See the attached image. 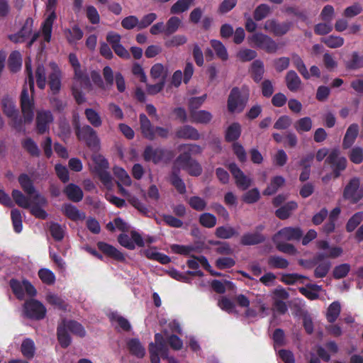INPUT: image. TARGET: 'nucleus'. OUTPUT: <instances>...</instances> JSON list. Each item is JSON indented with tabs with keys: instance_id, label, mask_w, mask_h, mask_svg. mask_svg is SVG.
Here are the masks:
<instances>
[{
	"instance_id": "nucleus-9",
	"label": "nucleus",
	"mask_w": 363,
	"mask_h": 363,
	"mask_svg": "<svg viewBox=\"0 0 363 363\" xmlns=\"http://www.w3.org/2000/svg\"><path fill=\"white\" fill-rule=\"evenodd\" d=\"M1 107L4 114L11 120V125L18 130H22L21 119L18 117V110L16 108L13 98L5 96L1 99Z\"/></svg>"
},
{
	"instance_id": "nucleus-62",
	"label": "nucleus",
	"mask_w": 363,
	"mask_h": 363,
	"mask_svg": "<svg viewBox=\"0 0 363 363\" xmlns=\"http://www.w3.org/2000/svg\"><path fill=\"white\" fill-rule=\"evenodd\" d=\"M260 199V193L257 188L248 190L242 195V201L245 203L252 204L257 202Z\"/></svg>"
},
{
	"instance_id": "nucleus-19",
	"label": "nucleus",
	"mask_w": 363,
	"mask_h": 363,
	"mask_svg": "<svg viewBox=\"0 0 363 363\" xmlns=\"http://www.w3.org/2000/svg\"><path fill=\"white\" fill-rule=\"evenodd\" d=\"M148 350L151 363H160V357L164 359H169V363H177L173 357L169 358L168 347L160 348L158 345L150 342Z\"/></svg>"
},
{
	"instance_id": "nucleus-36",
	"label": "nucleus",
	"mask_w": 363,
	"mask_h": 363,
	"mask_svg": "<svg viewBox=\"0 0 363 363\" xmlns=\"http://www.w3.org/2000/svg\"><path fill=\"white\" fill-rule=\"evenodd\" d=\"M127 347L129 352L138 358H142L145 354V349L138 338L130 339L127 343Z\"/></svg>"
},
{
	"instance_id": "nucleus-10",
	"label": "nucleus",
	"mask_w": 363,
	"mask_h": 363,
	"mask_svg": "<svg viewBox=\"0 0 363 363\" xmlns=\"http://www.w3.org/2000/svg\"><path fill=\"white\" fill-rule=\"evenodd\" d=\"M325 163L328 164L333 169V176L334 179H337L341 172L347 167V160L345 157L340 156V151L337 149H333L326 157Z\"/></svg>"
},
{
	"instance_id": "nucleus-54",
	"label": "nucleus",
	"mask_w": 363,
	"mask_h": 363,
	"mask_svg": "<svg viewBox=\"0 0 363 363\" xmlns=\"http://www.w3.org/2000/svg\"><path fill=\"white\" fill-rule=\"evenodd\" d=\"M331 262L328 260L316 264L314 269V277L317 279L324 278L328 274L331 268Z\"/></svg>"
},
{
	"instance_id": "nucleus-22",
	"label": "nucleus",
	"mask_w": 363,
	"mask_h": 363,
	"mask_svg": "<svg viewBox=\"0 0 363 363\" xmlns=\"http://www.w3.org/2000/svg\"><path fill=\"white\" fill-rule=\"evenodd\" d=\"M50 72L49 74V86L53 93H57L61 87V72L55 62L49 64Z\"/></svg>"
},
{
	"instance_id": "nucleus-48",
	"label": "nucleus",
	"mask_w": 363,
	"mask_h": 363,
	"mask_svg": "<svg viewBox=\"0 0 363 363\" xmlns=\"http://www.w3.org/2000/svg\"><path fill=\"white\" fill-rule=\"evenodd\" d=\"M363 220V211H358L347 220L345 229L347 232H353Z\"/></svg>"
},
{
	"instance_id": "nucleus-41",
	"label": "nucleus",
	"mask_w": 363,
	"mask_h": 363,
	"mask_svg": "<svg viewBox=\"0 0 363 363\" xmlns=\"http://www.w3.org/2000/svg\"><path fill=\"white\" fill-rule=\"evenodd\" d=\"M345 67L348 70H357L363 67V55L357 52H353L350 60L345 62Z\"/></svg>"
},
{
	"instance_id": "nucleus-25",
	"label": "nucleus",
	"mask_w": 363,
	"mask_h": 363,
	"mask_svg": "<svg viewBox=\"0 0 363 363\" xmlns=\"http://www.w3.org/2000/svg\"><path fill=\"white\" fill-rule=\"evenodd\" d=\"M267 240L266 235L258 233H246L240 238V244L243 246L257 245L262 244Z\"/></svg>"
},
{
	"instance_id": "nucleus-2",
	"label": "nucleus",
	"mask_w": 363,
	"mask_h": 363,
	"mask_svg": "<svg viewBox=\"0 0 363 363\" xmlns=\"http://www.w3.org/2000/svg\"><path fill=\"white\" fill-rule=\"evenodd\" d=\"M69 60L74 71L72 93L77 103L81 104L84 101L82 91L89 87V79L85 72L81 69L80 64L74 54L69 55Z\"/></svg>"
},
{
	"instance_id": "nucleus-63",
	"label": "nucleus",
	"mask_w": 363,
	"mask_h": 363,
	"mask_svg": "<svg viewBox=\"0 0 363 363\" xmlns=\"http://www.w3.org/2000/svg\"><path fill=\"white\" fill-rule=\"evenodd\" d=\"M64 33L67 40L71 43L80 40L83 36L82 31L77 26L71 29H66Z\"/></svg>"
},
{
	"instance_id": "nucleus-58",
	"label": "nucleus",
	"mask_w": 363,
	"mask_h": 363,
	"mask_svg": "<svg viewBox=\"0 0 363 363\" xmlns=\"http://www.w3.org/2000/svg\"><path fill=\"white\" fill-rule=\"evenodd\" d=\"M351 269V267L349 264L344 263L335 266L333 271V277L335 279H340L345 278L347 276L350 271Z\"/></svg>"
},
{
	"instance_id": "nucleus-33",
	"label": "nucleus",
	"mask_w": 363,
	"mask_h": 363,
	"mask_svg": "<svg viewBox=\"0 0 363 363\" xmlns=\"http://www.w3.org/2000/svg\"><path fill=\"white\" fill-rule=\"evenodd\" d=\"M189 116L192 123L201 124H208L213 118L211 113L206 110L194 111Z\"/></svg>"
},
{
	"instance_id": "nucleus-35",
	"label": "nucleus",
	"mask_w": 363,
	"mask_h": 363,
	"mask_svg": "<svg viewBox=\"0 0 363 363\" xmlns=\"http://www.w3.org/2000/svg\"><path fill=\"white\" fill-rule=\"evenodd\" d=\"M298 204L295 201H289L281 206L275 211L276 216L281 220H286L291 216L293 211L296 210Z\"/></svg>"
},
{
	"instance_id": "nucleus-23",
	"label": "nucleus",
	"mask_w": 363,
	"mask_h": 363,
	"mask_svg": "<svg viewBox=\"0 0 363 363\" xmlns=\"http://www.w3.org/2000/svg\"><path fill=\"white\" fill-rule=\"evenodd\" d=\"M33 26V21L30 18H28L20 31L16 34L9 35V39L14 43H23L26 41L28 36H30Z\"/></svg>"
},
{
	"instance_id": "nucleus-4",
	"label": "nucleus",
	"mask_w": 363,
	"mask_h": 363,
	"mask_svg": "<svg viewBox=\"0 0 363 363\" xmlns=\"http://www.w3.org/2000/svg\"><path fill=\"white\" fill-rule=\"evenodd\" d=\"M139 120L141 133L145 138L152 141L156 136L164 139L168 138L169 129L160 126L155 127L145 113L140 114Z\"/></svg>"
},
{
	"instance_id": "nucleus-15",
	"label": "nucleus",
	"mask_w": 363,
	"mask_h": 363,
	"mask_svg": "<svg viewBox=\"0 0 363 363\" xmlns=\"http://www.w3.org/2000/svg\"><path fill=\"white\" fill-rule=\"evenodd\" d=\"M292 26L291 21L279 22L277 19L272 18L266 21L264 28L275 36H283L291 30Z\"/></svg>"
},
{
	"instance_id": "nucleus-50",
	"label": "nucleus",
	"mask_w": 363,
	"mask_h": 363,
	"mask_svg": "<svg viewBox=\"0 0 363 363\" xmlns=\"http://www.w3.org/2000/svg\"><path fill=\"white\" fill-rule=\"evenodd\" d=\"M182 169L186 171L190 176L192 177H199L202 174L203 172L201 165L195 159H194L185 166H183Z\"/></svg>"
},
{
	"instance_id": "nucleus-60",
	"label": "nucleus",
	"mask_w": 363,
	"mask_h": 363,
	"mask_svg": "<svg viewBox=\"0 0 363 363\" xmlns=\"http://www.w3.org/2000/svg\"><path fill=\"white\" fill-rule=\"evenodd\" d=\"M293 63L298 72L302 75L305 79L310 78V74L306 68L303 60L297 55L293 57Z\"/></svg>"
},
{
	"instance_id": "nucleus-39",
	"label": "nucleus",
	"mask_w": 363,
	"mask_h": 363,
	"mask_svg": "<svg viewBox=\"0 0 363 363\" xmlns=\"http://www.w3.org/2000/svg\"><path fill=\"white\" fill-rule=\"evenodd\" d=\"M272 240L275 244L276 249L284 254L289 255H295L298 252L293 244L288 243L286 241L272 238Z\"/></svg>"
},
{
	"instance_id": "nucleus-21",
	"label": "nucleus",
	"mask_w": 363,
	"mask_h": 363,
	"mask_svg": "<svg viewBox=\"0 0 363 363\" xmlns=\"http://www.w3.org/2000/svg\"><path fill=\"white\" fill-rule=\"evenodd\" d=\"M77 134L80 140L85 141L89 147H96L98 138L96 132L89 125H84L82 128L77 127Z\"/></svg>"
},
{
	"instance_id": "nucleus-56",
	"label": "nucleus",
	"mask_w": 363,
	"mask_h": 363,
	"mask_svg": "<svg viewBox=\"0 0 363 363\" xmlns=\"http://www.w3.org/2000/svg\"><path fill=\"white\" fill-rule=\"evenodd\" d=\"M171 251L174 254H178L184 256H190L191 253L195 250L194 247L192 245H183L179 244H172L170 245Z\"/></svg>"
},
{
	"instance_id": "nucleus-46",
	"label": "nucleus",
	"mask_w": 363,
	"mask_h": 363,
	"mask_svg": "<svg viewBox=\"0 0 363 363\" xmlns=\"http://www.w3.org/2000/svg\"><path fill=\"white\" fill-rule=\"evenodd\" d=\"M320 286L317 284H308L306 287H300L299 292L310 300H315L318 298V294L315 291H319Z\"/></svg>"
},
{
	"instance_id": "nucleus-24",
	"label": "nucleus",
	"mask_w": 363,
	"mask_h": 363,
	"mask_svg": "<svg viewBox=\"0 0 363 363\" xmlns=\"http://www.w3.org/2000/svg\"><path fill=\"white\" fill-rule=\"evenodd\" d=\"M177 138L184 140H198L201 138V134L196 128L189 125L179 127L175 133Z\"/></svg>"
},
{
	"instance_id": "nucleus-26",
	"label": "nucleus",
	"mask_w": 363,
	"mask_h": 363,
	"mask_svg": "<svg viewBox=\"0 0 363 363\" xmlns=\"http://www.w3.org/2000/svg\"><path fill=\"white\" fill-rule=\"evenodd\" d=\"M12 196L16 203L21 208H31L33 205H38V201L34 199L33 195L31 196L28 195V197H26L20 191L13 190L12 192Z\"/></svg>"
},
{
	"instance_id": "nucleus-51",
	"label": "nucleus",
	"mask_w": 363,
	"mask_h": 363,
	"mask_svg": "<svg viewBox=\"0 0 363 363\" xmlns=\"http://www.w3.org/2000/svg\"><path fill=\"white\" fill-rule=\"evenodd\" d=\"M268 264L269 267L274 269H286L289 265V261L278 255H272L268 259Z\"/></svg>"
},
{
	"instance_id": "nucleus-1",
	"label": "nucleus",
	"mask_w": 363,
	"mask_h": 363,
	"mask_svg": "<svg viewBox=\"0 0 363 363\" xmlns=\"http://www.w3.org/2000/svg\"><path fill=\"white\" fill-rule=\"evenodd\" d=\"M55 4L56 0H48L47 4V16L42 23L41 30L33 35L31 40L28 43V47H30L34 42L40 38L41 50H43L45 48L44 43H49L50 41L52 24L57 18L55 12Z\"/></svg>"
},
{
	"instance_id": "nucleus-14",
	"label": "nucleus",
	"mask_w": 363,
	"mask_h": 363,
	"mask_svg": "<svg viewBox=\"0 0 363 363\" xmlns=\"http://www.w3.org/2000/svg\"><path fill=\"white\" fill-rule=\"evenodd\" d=\"M93 161L96 164L95 171L99 174L101 181L108 189H112V179L110 174L106 172L108 168V162L101 155H96L93 158Z\"/></svg>"
},
{
	"instance_id": "nucleus-11",
	"label": "nucleus",
	"mask_w": 363,
	"mask_h": 363,
	"mask_svg": "<svg viewBox=\"0 0 363 363\" xmlns=\"http://www.w3.org/2000/svg\"><path fill=\"white\" fill-rule=\"evenodd\" d=\"M360 180L358 177L352 178L343 191V198L352 203H357L363 198V189H360Z\"/></svg>"
},
{
	"instance_id": "nucleus-45",
	"label": "nucleus",
	"mask_w": 363,
	"mask_h": 363,
	"mask_svg": "<svg viewBox=\"0 0 363 363\" xmlns=\"http://www.w3.org/2000/svg\"><path fill=\"white\" fill-rule=\"evenodd\" d=\"M64 213L71 220L78 221L84 219L85 215L80 212L75 206L66 204L63 206Z\"/></svg>"
},
{
	"instance_id": "nucleus-28",
	"label": "nucleus",
	"mask_w": 363,
	"mask_h": 363,
	"mask_svg": "<svg viewBox=\"0 0 363 363\" xmlns=\"http://www.w3.org/2000/svg\"><path fill=\"white\" fill-rule=\"evenodd\" d=\"M285 81L287 88L292 92L297 91L302 84L300 77L294 70H290L286 73Z\"/></svg>"
},
{
	"instance_id": "nucleus-31",
	"label": "nucleus",
	"mask_w": 363,
	"mask_h": 363,
	"mask_svg": "<svg viewBox=\"0 0 363 363\" xmlns=\"http://www.w3.org/2000/svg\"><path fill=\"white\" fill-rule=\"evenodd\" d=\"M251 77L255 82L259 83L262 81L264 73V63L260 60H255L251 65L250 70Z\"/></svg>"
},
{
	"instance_id": "nucleus-37",
	"label": "nucleus",
	"mask_w": 363,
	"mask_h": 363,
	"mask_svg": "<svg viewBox=\"0 0 363 363\" xmlns=\"http://www.w3.org/2000/svg\"><path fill=\"white\" fill-rule=\"evenodd\" d=\"M65 193L68 199L74 202L80 201L84 196L82 189L74 184L67 185L65 189Z\"/></svg>"
},
{
	"instance_id": "nucleus-53",
	"label": "nucleus",
	"mask_w": 363,
	"mask_h": 363,
	"mask_svg": "<svg viewBox=\"0 0 363 363\" xmlns=\"http://www.w3.org/2000/svg\"><path fill=\"white\" fill-rule=\"evenodd\" d=\"M271 13V8L267 4H261L256 7L253 13L254 19L260 21Z\"/></svg>"
},
{
	"instance_id": "nucleus-12",
	"label": "nucleus",
	"mask_w": 363,
	"mask_h": 363,
	"mask_svg": "<svg viewBox=\"0 0 363 363\" xmlns=\"http://www.w3.org/2000/svg\"><path fill=\"white\" fill-rule=\"evenodd\" d=\"M46 313L45 306L38 300H28L23 305V313L29 318L41 320L45 317Z\"/></svg>"
},
{
	"instance_id": "nucleus-42",
	"label": "nucleus",
	"mask_w": 363,
	"mask_h": 363,
	"mask_svg": "<svg viewBox=\"0 0 363 363\" xmlns=\"http://www.w3.org/2000/svg\"><path fill=\"white\" fill-rule=\"evenodd\" d=\"M182 24L181 19L177 16H172L170 17L166 24L164 25L165 28V36L169 37L172 34H174L180 28Z\"/></svg>"
},
{
	"instance_id": "nucleus-29",
	"label": "nucleus",
	"mask_w": 363,
	"mask_h": 363,
	"mask_svg": "<svg viewBox=\"0 0 363 363\" xmlns=\"http://www.w3.org/2000/svg\"><path fill=\"white\" fill-rule=\"evenodd\" d=\"M187 43V38L185 35L176 34L169 37H164V45L167 48H178Z\"/></svg>"
},
{
	"instance_id": "nucleus-47",
	"label": "nucleus",
	"mask_w": 363,
	"mask_h": 363,
	"mask_svg": "<svg viewBox=\"0 0 363 363\" xmlns=\"http://www.w3.org/2000/svg\"><path fill=\"white\" fill-rule=\"evenodd\" d=\"M312 120L308 116L297 120L294 124L295 130L300 134L303 132L310 131L312 128Z\"/></svg>"
},
{
	"instance_id": "nucleus-3",
	"label": "nucleus",
	"mask_w": 363,
	"mask_h": 363,
	"mask_svg": "<svg viewBox=\"0 0 363 363\" xmlns=\"http://www.w3.org/2000/svg\"><path fill=\"white\" fill-rule=\"evenodd\" d=\"M18 182L23 191L30 196L33 195L34 199L38 201V205L32 206L31 213L36 218L45 219L48 214L43 207L47 203L46 199L35 191L31 180L26 174H21L18 178Z\"/></svg>"
},
{
	"instance_id": "nucleus-57",
	"label": "nucleus",
	"mask_w": 363,
	"mask_h": 363,
	"mask_svg": "<svg viewBox=\"0 0 363 363\" xmlns=\"http://www.w3.org/2000/svg\"><path fill=\"white\" fill-rule=\"evenodd\" d=\"M199 223L204 228H212L216 225V217L210 213H201L199 218Z\"/></svg>"
},
{
	"instance_id": "nucleus-34",
	"label": "nucleus",
	"mask_w": 363,
	"mask_h": 363,
	"mask_svg": "<svg viewBox=\"0 0 363 363\" xmlns=\"http://www.w3.org/2000/svg\"><path fill=\"white\" fill-rule=\"evenodd\" d=\"M285 184V179L282 176H275L272 178L269 184L263 191L264 196H271L277 193L278 189Z\"/></svg>"
},
{
	"instance_id": "nucleus-30",
	"label": "nucleus",
	"mask_w": 363,
	"mask_h": 363,
	"mask_svg": "<svg viewBox=\"0 0 363 363\" xmlns=\"http://www.w3.org/2000/svg\"><path fill=\"white\" fill-rule=\"evenodd\" d=\"M342 249L340 247L335 246L330 248L329 253L325 252H317L314 257V261L316 264L325 261L326 258L335 259L340 257L342 254Z\"/></svg>"
},
{
	"instance_id": "nucleus-16",
	"label": "nucleus",
	"mask_w": 363,
	"mask_h": 363,
	"mask_svg": "<svg viewBox=\"0 0 363 363\" xmlns=\"http://www.w3.org/2000/svg\"><path fill=\"white\" fill-rule=\"evenodd\" d=\"M228 169L232 174L236 186L245 191L252 185V179L247 177L241 169L235 162L230 163L228 165Z\"/></svg>"
},
{
	"instance_id": "nucleus-61",
	"label": "nucleus",
	"mask_w": 363,
	"mask_h": 363,
	"mask_svg": "<svg viewBox=\"0 0 363 363\" xmlns=\"http://www.w3.org/2000/svg\"><path fill=\"white\" fill-rule=\"evenodd\" d=\"M9 64L12 72H17L19 70L22 65L21 53L18 51H13L11 52L9 56Z\"/></svg>"
},
{
	"instance_id": "nucleus-6",
	"label": "nucleus",
	"mask_w": 363,
	"mask_h": 363,
	"mask_svg": "<svg viewBox=\"0 0 363 363\" xmlns=\"http://www.w3.org/2000/svg\"><path fill=\"white\" fill-rule=\"evenodd\" d=\"M248 98V94H242L240 88L233 87L228 98L227 107L228 111L230 113L242 112L247 104Z\"/></svg>"
},
{
	"instance_id": "nucleus-8",
	"label": "nucleus",
	"mask_w": 363,
	"mask_h": 363,
	"mask_svg": "<svg viewBox=\"0 0 363 363\" xmlns=\"http://www.w3.org/2000/svg\"><path fill=\"white\" fill-rule=\"evenodd\" d=\"M178 149L182 152L176 158L175 164H179L181 169L194 160L191 155H199L203 152L200 145L192 143L180 145Z\"/></svg>"
},
{
	"instance_id": "nucleus-20",
	"label": "nucleus",
	"mask_w": 363,
	"mask_h": 363,
	"mask_svg": "<svg viewBox=\"0 0 363 363\" xmlns=\"http://www.w3.org/2000/svg\"><path fill=\"white\" fill-rule=\"evenodd\" d=\"M52 121L53 116L50 111L38 110L36 114V128L38 133L40 134L46 133L49 130L50 125Z\"/></svg>"
},
{
	"instance_id": "nucleus-55",
	"label": "nucleus",
	"mask_w": 363,
	"mask_h": 363,
	"mask_svg": "<svg viewBox=\"0 0 363 363\" xmlns=\"http://www.w3.org/2000/svg\"><path fill=\"white\" fill-rule=\"evenodd\" d=\"M321 42L330 48H340L344 44V38L340 36L329 35L321 38Z\"/></svg>"
},
{
	"instance_id": "nucleus-32",
	"label": "nucleus",
	"mask_w": 363,
	"mask_h": 363,
	"mask_svg": "<svg viewBox=\"0 0 363 363\" xmlns=\"http://www.w3.org/2000/svg\"><path fill=\"white\" fill-rule=\"evenodd\" d=\"M241 135V125L235 122L230 124L225 130V140L228 143H237Z\"/></svg>"
},
{
	"instance_id": "nucleus-52",
	"label": "nucleus",
	"mask_w": 363,
	"mask_h": 363,
	"mask_svg": "<svg viewBox=\"0 0 363 363\" xmlns=\"http://www.w3.org/2000/svg\"><path fill=\"white\" fill-rule=\"evenodd\" d=\"M116 328L118 332L129 333L132 330L130 321L125 317L115 313Z\"/></svg>"
},
{
	"instance_id": "nucleus-49",
	"label": "nucleus",
	"mask_w": 363,
	"mask_h": 363,
	"mask_svg": "<svg viewBox=\"0 0 363 363\" xmlns=\"http://www.w3.org/2000/svg\"><path fill=\"white\" fill-rule=\"evenodd\" d=\"M21 351L25 357L28 359L33 358L35 352L34 342L29 338L25 339L21 344Z\"/></svg>"
},
{
	"instance_id": "nucleus-40",
	"label": "nucleus",
	"mask_w": 363,
	"mask_h": 363,
	"mask_svg": "<svg viewBox=\"0 0 363 363\" xmlns=\"http://www.w3.org/2000/svg\"><path fill=\"white\" fill-rule=\"evenodd\" d=\"M65 328V320H63L57 327V339L62 347H67L71 343V338Z\"/></svg>"
},
{
	"instance_id": "nucleus-59",
	"label": "nucleus",
	"mask_w": 363,
	"mask_h": 363,
	"mask_svg": "<svg viewBox=\"0 0 363 363\" xmlns=\"http://www.w3.org/2000/svg\"><path fill=\"white\" fill-rule=\"evenodd\" d=\"M192 1L193 0H178L172 6L170 13L177 14L187 11Z\"/></svg>"
},
{
	"instance_id": "nucleus-17",
	"label": "nucleus",
	"mask_w": 363,
	"mask_h": 363,
	"mask_svg": "<svg viewBox=\"0 0 363 363\" xmlns=\"http://www.w3.org/2000/svg\"><path fill=\"white\" fill-rule=\"evenodd\" d=\"M10 285L14 294L19 299H23L25 294L30 296H34L37 294L34 286L26 280L19 281L13 279L11 281Z\"/></svg>"
},
{
	"instance_id": "nucleus-7",
	"label": "nucleus",
	"mask_w": 363,
	"mask_h": 363,
	"mask_svg": "<svg viewBox=\"0 0 363 363\" xmlns=\"http://www.w3.org/2000/svg\"><path fill=\"white\" fill-rule=\"evenodd\" d=\"M250 43L267 53H275L279 49L278 44L269 35L262 33H256L248 38Z\"/></svg>"
},
{
	"instance_id": "nucleus-43",
	"label": "nucleus",
	"mask_w": 363,
	"mask_h": 363,
	"mask_svg": "<svg viewBox=\"0 0 363 363\" xmlns=\"http://www.w3.org/2000/svg\"><path fill=\"white\" fill-rule=\"evenodd\" d=\"M210 44L219 59L222 61H226L228 59L227 49L221 41L218 40H211Z\"/></svg>"
},
{
	"instance_id": "nucleus-44",
	"label": "nucleus",
	"mask_w": 363,
	"mask_h": 363,
	"mask_svg": "<svg viewBox=\"0 0 363 363\" xmlns=\"http://www.w3.org/2000/svg\"><path fill=\"white\" fill-rule=\"evenodd\" d=\"M341 312V306L338 301H333L328 308L326 318L330 323H333L339 317Z\"/></svg>"
},
{
	"instance_id": "nucleus-13",
	"label": "nucleus",
	"mask_w": 363,
	"mask_h": 363,
	"mask_svg": "<svg viewBox=\"0 0 363 363\" xmlns=\"http://www.w3.org/2000/svg\"><path fill=\"white\" fill-rule=\"evenodd\" d=\"M21 106L24 123H31L34 116V101L26 87H23L21 92Z\"/></svg>"
},
{
	"instance_id": "nucleus-5",
	"label": "nucleus",
	"mask_w": 363,
	"mask_h": 363,
	"mask_svg": "<svg viewBox=\"0 0 363 363\" xmlns=\"http://www.w3.org/2000/svg\"><path fill=\"white\" fill-rule=\"evenodd\" d=\"M143 157L145 162H152L155 164L160 162L169 163L174 157V153L162 147L154 148L152 145H147L143 153Z\"/></svg>"
},
{
	"instance_id": "nucleus-18",
	"label": "nucleus",
	"mask_w": 363,
	"mask_h": 363,
	"mask_svg": "<svg viewBox=\"0 0 363 363\" xmlns=\"http://www.w3.org/2000/svg\"><path fill=\"white\" fill-rule=\"evenodd\" d=\"M303 235V230L300 227H284L278 230L273 238L284 241L299 240Z\"/></svg>"
},
{
	"instance_id": "nucleus-64",
	"label": "nucleus",
	"mask_w": 363,
	"mask_h": 363,
	"mask_svg": "<svg viewBox=\"0 0 363 363\" xmlns=\"http://www.w3.org/2000/svg\"><path fill=\"white\" fill-rule=\"evenodd\" d=\"M350 160L356 164L363 162V149L360 147H352L348 153Z\"/></svg>"
},
{
	"instance_id": "nucleus-27",
	"label": "nucleus",
	"mask_w": 363,
	"mask_h": 363,
	"mask_svg": "<svg viewBox=\"0 0 363 363\" xmlns=\"http://www.w3.org/2000/svg\"><path fill=\"white\" fill-rule=\"evenodd\" d=\"M359 134V125L357 123L351 124L347 129L342 140V148L349 149L354 143Z\"/></svg>"
},
{
	"instance_id": "nucleus-38",
	"label": "nucleus",
	"mask_w": 363,
	"mask_h": 363,
	"mask_svg": "<svg viewBox=\"0 0 363 363\" xmlns=\"http://www.w3.org/2000/svg\"><path fill=\"white\" fill-rule=\"evenodd\" d=\"M215 235L218 238L227 240L238 236L239 233L232 226L223 225L216 229Z\"/></svg>"
}]
</instances>
